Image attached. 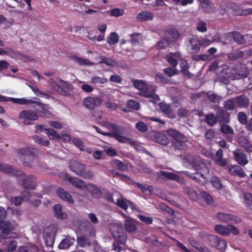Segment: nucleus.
Instances as JSON below:
<instances>
[{
  "instance_id": "obj_57",
  "label": "nucleus",
  "mask_w": 252,
  "mask_h": 252,
  "mask_svg": "<svg viewBox=\"0 0 252 252\" xmlns=\"http://www.w3.org/2000/svg\"><path fill=\"white\" fill-rule=\"evenodd\" d=\"M33 139L36 143L43 146H47L49 144V141L48 139H44L39 136H34Z\"/></svg>"
},
{
  "instance_id": "obj_5",
  "label": "nucleus",
  "mask_w": 252,
  "mask_h": 252,
  "mask_svg": "<svg viewBox=\"0 0 252 252\" xmlns=\"http://www.w3.org/2000/svg\"><path fill=\"white\" fill-rule=\"evenodd\" d=\"M134 87L140 91V95L147 98H153L156 100L158 96L154 92H148V88L147 84L142 80H134L133 81Z\"/></svg>"
},
{
  "instance_id": "obj_10",
  "label": "nucleus",
  "mask_w": 252,
  "mask_h": 252,
  "mask_svg": "<svg viewBox=\"0 0 252 252\" xmlns=\"http://www.w3.org/2000/svg\"><path fill=\"white\" fill-rule=\"evenodd\" d=\"M102 101V99L98 96H87L84 99L83 103L85 108L93 110L99 106Z\"/></svg>"
},
{
  "instance_id": "obj_25",
  "label": "nucleus",
  "mask_w": 252,
  "mask_h": 252,
  "mask_svg": "<svg viewBox=\"0 0 252 252\" xmlns=\"http://www.w3.org/2000/svg\"><path fill=\"white\" fill-rule=\"evenodd\" d=\"M189 42L191 45L192 52L195 53L200 50L201 46L199 37L197 36H193L189 39Z\"/></svg>"
},
{
  "instance_id": "obj_58",
  "label": "nucleus",
  "mask_w": 252,
  "mask_h": 252,
  "mask_svg": "<svg viewBox=\"0 0 252 252\" xmlns=\"http://www.w3.org/2000/svg\"><path fill=\"white\" fill-rule=\"evenodd\" d=\"M197 30L201 32H205L207 31V24L203 21H200L196 26Z\"/></svg>"
},
{
  "instance_id": "obj_24",
  "label": "nucleus",
  "mask_w": 252,
  "mask_h": 252,
  "mask_svg": "<svg viewBox=\"0 0 252 252\" xmlns=\"http://www.w3.org/2000/svg\"><path fill=\"white\" fill-rule=\"evenodd\" d=\"M229 173L233 176H238L240 178H244L246 174L241 167L239 165H230L229 167Z\"/></svg>"
},
{
  "instance_id": "obj_38",
  "label": "nucleus",
  "mask_w": 252,
  "mask_h": 252,
  "mask_svg": "<svg viewBox=\"0 0 252 252\" xmlns=\"http://www.w3.org/2000/svg\"><path fill=\"white\" fill-rule=\"evenodd\" d=\"M129 36L130 38L128 40V42L131 43L132 44L136 45L139 44L140 40H142L141 33H133L129 34Z\"/></svg>"
},
{
  "instance_id": "obj_63",
  "label": "nucleus",
  "mask_w": 252,
  "mask_h": 252,
  "mask_svg": "<svg viewBox=\"0 0 252 252\" xmlns=\"http://www.w3.org/2000/svg\"><path fill=\"white\" fill-rule=\"evenodd\" d=\"M220 238L219 237L216 235H209L208 239L210 246L212 247H215Z\"/></svg>"
},
{
  "instance_id": "obj_37",
  "label": "nucleus",
  "mask_w": 252,
  "mask_h": 252,
  "mask_svg": "<svg viewBox=\"0 0 252 252\" xmlns=\"http://www.w3.org/2000/svg\"><path fill=\"white\" fill-rule=\"evenodd\" d=\"M0 171L8 174H14L15 172L12 165L5 163L0 164Z\"/></svg>"
},
{
  "instance_id": "obj_1",
  "label": "nucleus",
  "mask_w": 252,
  "mask_h": 252,
  "mask_svg": "<svg viewBox=\"0 0 252 252\" xmlns=\"http://www.w3.org/2000/svg\"><path fill=\"white\" fill-rule=\"evenodd\" d=\"M70 170L77 175L86 179H91L93 177V173L90 170H86V166L76 160L70 161Z\"/></svg>"
},
{
  "instance_id": "obj_62",
  "label": "nucleus",
  "mask_w": 252,
  "mask_h": 252,
  "mask_svg": "<svg viewBox=\"0 0 252 252\" xmlns=\"http://www.w3.org/2000/svg\"><path fill=\"white\" fill-rule=\"evenodd\" d=\"M155 79L158 82L162 84H166L167 83V79L165 77L161 72H158L156 74Z\"/></svg>"
},
{
  "instance_id": "obj_42",
  "label": "nucleus",
  "mask_w": 252,
  "mask_h": 252,
  "mask_svg": "<svg viewBox=\"0 0 252 252\" xmlns=\"http://www.w3.org/2000/svg\"><path fill=\"white\" fill-rule=\"evenodd\" d=\"M244 54L242 51H237L235 52L229 53L227 55L228 59L231 61H236L237 59L243 58Z\"/></svg>"
},
{
  "instance_id": "obj_39",
  "label": "nucleus",
  "mask_w": 252,
  "mask_h": 252,
  "mask_svg": "<svg viewBox=\"0 0 252 252\" xmlns=\"http://www.w3.org/2000/svg\"><path fill=\"white\" fill-rule=\"evenodd\" d=\"M204 122L210 126H213L217 123L216 116L213 113L205 115Z\"/></svg>"
},
{
  "instance_id": "obj_23",
  "label": "nucleus",
  "mask_w": 252,
  "mask_h": 252,
  "mask_svg": "<svg viewBox=\"0 0 252 252\" xmlns=\"http://www.w3.org/2000/svg\"><path fill=\"white\" fill-rule=\"evenodd\" d=\"M137 222L132 219H127L125 220V226L127 232L130 233H135L137 231Z\"/></svg>"
},
{
  "instance_id": "obj_26",
  "label": "nucleus",
  "mask_w": 252,
  "mask_h": 252,
  "mask_svg": "<svg viewBox=\"0 0 252 252\" xmlns=\"http://www.w3.org/2000/svg\"><path fill=\"white\" fill-rule=\"evenodd\" d=\"M206 12L213 13L215 10L214 3L210 0H198Z\"/></svg>"
},
{
  "instance_id": "obj_36",
  "label": "nucleus",
  "mask_w": 252,
  "mask_h": 252,
  "mask_svg": "<svg viewBox=\"0 0 252 252\" xmlns=\"http://www.w3.org/2000/svg\"><path fill=\"white\" fill-rule=\"evenodd\" d=\"M160 175L167 179L172 180L176 181H178L180 179V176L172 172L161 171L160 172Z\"/></svg>"
},
{
  "instance_id": "obj_6",
  "label": "nucleus",
  "mask_w": 252,
  "mask_h": 252,
  "mask_svg": "<svg viewBox=\"0 0 252 252\" xmlns=\"http://www.w3.org/2000/svg\"><path fill=\"white\" fill-rule=\"evenodd\" d=\"M189 168L196 171L201 170L205 174H209V170L203 159L199 156H195L187 160Z\"/></svg>"
},
{
  "instance_id": "obj_64",
  "label": "nucleus",
  "mask_w": 252,
  "mask_h": 252,
  "mask_svg": "<svg viewBox=\"0 0 252 252\" xmlns=\"http://www.w3.org/2000/svg\"><path fill=\"white\" fill-rule=\"evenodd\" d=\"M220 131L221 132L225 134H231L233 133V130L231 127L226 124L221 125Z\"/></svg>"
},
{
  "instance_id": "obj_13",
  "label": "nucleus",
  "mask_w": 252,
  "mask_h": 252,
  "mask_svg": "<svg viewBox=\"0 0 252 252\" xmlns=\"http://www.w3.org/2000/svg\"><path fill=\"white\" fill-rule=\"evenodd\" d=\"M43 239L47 247H52L55 240V232L53 230L52 227L47 226L45 228L43 233Z\"/></svg>"
},
{
  "instance_id": "obj_29",
  "label": "nucleus",
  "mask_w": 252,
  "mask_h": 252,
  "mask_svg": "<svg viewBox=\"0 0 252 252\" xmlns=\"http://www.w3.org/2000/svg\"><path fill=\"white\" fill-rule=\"evenodd\" d=\"M236 102L240 107H248L249 104V100L246 96L242 95L238 96L236 98Z\"/></svg>"
},
{
  "instance_id": "obj_41",
  "label": "nucleus",
  "mask_w": 252,
  "mask_h": 252,
  "mask_svg": "<svg viewBox=\"0 0 252 252\" xmlns=\"http://www.w3.org/2000/svg\"><path fill=\"white\" fill-rule=\"evenodd\" d=\"M44 130L46 131V134L50 139H60L61 138V136L57 133L55 130L52 128H45Z\"/></svg>"
},
{
  "instance_id": "obj_4",
  "label": "nucleus",
  "mask_w": 252,
  "mask_h": 252,
  "mask_svg": "<svg viewBox=\"0 0 252 252\" xmlns=\"http://www.w3.org/2000/svg\"><path fill=\"white\" fill-rule=\"evenodd\" d=\"M169 134L173 138L172 143L174 147L179 150L182 149L187 141V137L181 132L174 129L170 130Z\"/></svg>"
},
{
  "instance_id": "obj_28",
  "label": "nucleus",
  "mask_w": 252,
  "mask_h": 252,
  "mask_svg": "<svg viewBox=\"0 0 252 252\" xmlns=\"http://www.w3.org/2000/svg\"><path fill=\"white\" fill-rule=\"evenodd\" d=\"M240 145L249 153L252 152V145L249 140L245 137H241L239 139Z\"/></svg>"
},
{
  "instance_id": "obj_27",
  "label": "nucleus",
  "mask_w": 252,
  "mask_h": 252,
  "mask_svg": "<svg viewBox=\"0 0 252 252\" xmlns=\"http://www.w3.org/2000/svg\"><path fill=\"white\" fill-rule=\"evenodd\" d=\"M67 180L72 185L77 189H85L87 186L83 180L75 177H69Z\"/></svg>"
},
{
  "instance_id": "obj_21",
  "label": "nucleus",
  "mask_w": 252,
  "mask_h": 252,
  "mask_svg": "<svg viewBox=\"0 0 252 252\" xmlns=\"http://www.w3.org/2000/svg\"><path fill=\"white\" fill-rule=\"evenodd\" d=\"M154 18L153 13L148 10H144L138 14L136 19L139 22H145L152 20Z\"/></svg>"
},
{
  "instance_id": "obj_53",
  "label": "nucleus",
  "mask_w": 252,
  "mask_h": 252,
  "mask_svg": "<svg viewBox=\"0 0 252 252\" xmlns=\"http://www.w3.org/2000/svg\"><path fill=\"white\" fill-rule=\"evenodd\" d=\"M164 73L168 77H171L178 73V70L171 67H168L163 69Z\"/></svg>"
},
{
  "instance_id": "obj_15",
  "label": "nucleus",
  "mask_w": 252,
  "mask_h": 252,
  "mask_svg": "<svg viewBox=\"0 0 252 252\" xmlns=\"http://www.w3.org/2000/svg\"><path fill=\"white\" fill-rule=\"evenodd\" d=\"M218 219L221 222L229 223H238L241 221L239 218L228 214L219 213L217 215Z\"/></svg>"
},
{
  "instance_id": "obj_44",
  "label": "nucleus",
  "mask_w": 252,
  "mask_h": 252,
  "mask_svg": "<svg viewBox=\"0 0 252 252\" xmlns=\"http://www.w3.org/2000/svg\"><path fill=\"white\" fill-rule=\"evenodd\" d=\"M200 196L204 201H205L208 205L213 204V197L208 192L206 191H202L200 192Z\"/></svg>"
},
{
  "instance_id": "obj_51",
  "label": "nucleus",
  "mask_w": 252,
  "mask_h": 252,
  "mask_svg": "<svg viewBox=\"0 0 252 252\" xmlns=\"http://www.w3.org/2000/svg\"><path fill=\"white\" fill-rule=\"evenodd\" d=\"M187 194L189 198L192 201H196L198 199V195L195 190L189 188L187 190Z\"/></svg>"
},
{
  "instance_id": "obj_49",
  "label": "nucleus",
  "mask_w": 252,
  "mask_h": 252,
  "mask_svg": "<svg viewBox=\"0 0 252 252\" xmlns=\"http://www.w3.org/2000/svg\"><path fill=\"white\" fill-rule=\"evenodd\" d=\"M161 111L165 114H170L172 112L171 106L169 104L161 102L159 104Z\"/></svg>"
},
{
  "instance_id": "obj_47",
  "label": "nucleus",
  "mask_w": 252,
  "mask_h": 252,
  "mask_svg": "<svg viewBox=\"0 0 252 252\" xmlns=\"http://www.w3.org/2000/svg\"><path fill=\"white\" fill-rule=\"evenodd\" d=\"M108 128L113 129L114 131L111 132H116L117 133H123L124 131V127L122 126H117L114 124L109 123Z\"/></svg>"
},
{
  "instance_id": "obj_22",
  "label": "nucleus",
  "mask_w": 252,
  "mask_h": 252,
  "mask_svg": "<svg viewBox=\"0 0 252 252\" xmlns=\"http://www.w3.org/2000/svg\"><path fill=\"white\" fill-rule=\"evenodd\" d=\"M94 198H99L101 197V190L95 185L90 184L85 188Z\"/></svg>"
},
{
  "instance_id": "obj_59",
  "label": "nucleus",
  "mask_w": 252,
  "mask_h": 252,
  "mask_svg": "<svg viewBox=\"0 0 252 252\" xmlns=\"http://www.w3.org/2000/svg\"><path fill=\"white\" fill-rule=\"evenodd\" d=\"M135 127L139 131L145 132L148 131L147 126L142 121H138L135 124Z\"/></svg>"
},
{
  "instance_id": "obj_33",
  "label": "nucleus",
  "mask_w": 252,
  "mask_h": 252,
  "mask_svg": "<svg viewBox=\"0 0 252 252\" xmlns=\"http://www.w3.org/2000/svg\"><path fill=\"white\" fill-rule=\"evenodd\" d=\"M207 98L214 103H220L221 97L214 92L209 91L206 93Z\"/></svg>"
},
{
  "instance_id": "obj_2",
  "label": "nucleus",
  "mask_w": 252,
  "mask_h": 252,
  "mask_svg": "<svg viewBox=\"0 0 252 252\" xmlns=\"http://www.w3.org/2000/svg\"><path fill=\"white\" fill-rule=\"evenodd\" d=\"M110 230L114 238L122 244L126 243L127 235L125 232L122 224L113 223L110 225Z\"/></svg>"
},
{
  "instance_id": "obj_34",
  "label": "nucleus",
  "mask_w": 252,
  "mask_h": 252,
  "mask_svg": "<svg viewBox=\"0 0 252 252\" xmlns=\"http://www.w3.org/2000/svg\"><path fill=\"white\" fill-rule=\"evenodd\" d=\"M104 135L113 137L120 143H125L126 142L127 138L126 137L116 132H106L104 133Z\"/></svg>"
},
{
  "instance_id": "obj_3",
  "label": "nucleus",
  "mask_w": 252,
  "mask_h": 252,
  "mask_svg": "<svg viewBox=\"0 0 252 252\" xmlns=\"http://www.w3.org/2000/svg\"><path fill=\"white\" fill-rule=\"evenodd\" d=\"M19 153L21 156V160L25 166H28L30 165V162L38 154V150L34 148L27 147L19 149Z\"/></svg>"
},
{
  "instance_id": "obj_12",
  "label": "nucleus",
  "mask_w": 252,
  "mask_h": 252,
  "mask_svg": "<svg viewBox=\"0 0 252 252\" xmlns=\"http://www.w3.org/2000/svg\"><path fill=\"white\" fill-rule=\"evenodd\" d=\"M149 136L152 140L160 145L166 146L169 143L167 136L161 132L153 131L149 133Z\"/></svg>"
},
{
  "instance_id": "obj_43",
  "label": "nucleus",
  "mask_w": 252,
  "mask_h": 252,
  "mask_svg": "<svg viewBox=\"0 0 252 252\" xmlns=\"http://www.w3.org/2000/svg\"><path fill=\"white\" fill-rule=\"evenodd\" d=\"M100 59L101 61L99 63L105 64L110 66H114L117 64L116 62L111 58L101 56H100Z\"/></svg>"
},
{
  "instance_id": "obj_55",
  "label": "nucleus",
  "mask_w": 252,
  "mask_h": 252,
  "mask_svg": "<svg viewBox=\"0 0 252 252\" xmlns=\"http://www.w3.org/2000/svg\"><path fill=\"white\" fill-rule=\"evenodd\" d=\"M238 120L239 123L243 125H247L248 117L245 113L243 112H240L238 114Z\"/></svg>"
},
{
  "instance_id": "obj_48",
  "label": "nucleus",
  "mask_w": 252,
  "mask_h": 252,
  "mask_svg": "<svg viewBox=\"0 0 252 252\" xmlns=\"http://www.w3.org/2000/svg\"><path fill=\"white\" fill-rule=\"evenodd\" d=\"M119 41V35L116 32H112L107 39V43L110 45H114Z\"/></svg>"
},
{
  "instance_id": "obj_19",
  "label": "nucleus",
  "mask_w": 252,
  "mask_h": 252,
  "mask_svg": "<svg viewBox=\"0 0 252 252\" xmlns=\"http://www.w3.org/2000/svg\"><path fill=\"white\" fill-rule=\"evenodd\" d=\"M186 174L190 178L195 181L196 183L199 184L203 183L204 181L206 180V176L208 174H205L204 172L195 173H189L187 172Z\"/></svg>"
},
{
  "instance_id": "obj_52",
  "label": "nucleus",
  "mask_w": 252,
  "mask_h": 252,
  "mask_svg": "<svg viewBox=\"0 0 252 252\" xmlns=\"http://www.w3.org/2000/svg\"><path fill=\"white\" fill-rule=\"evenodd\" d=\"M11 99L13 102L22 105L27 104L33 102L32 100L24 98H11Z\"/></svg>"
},
{
  "instance_id": "obj_18",
  "label": "nucleus",
  "mask_w": 252,
  "mask_h": 252,
  "mask_svg": "<svg viewBox=\"0 0 252 252\" xmlns=\"http://www.w3.org/2000/svg\"><path fill=\"white\" fill-rule=\"evenodd\" d=\"M17 224L16 222L1 220L0 221V229L2 234H8L11 231L15 229Z\"/></svg>"
},
{
  "instance_id": "obj_9",
  "label": "nucleus",
  "mask_w": 252,
  "mask_h": 252,
  "mask_svg": "<svg viewBox=\"0 0 252 252\" xmlns=\"http://www.w3.org/2000/svg\"><path fill=\"white\" fill-rule=\"evenodd\" d=\"M32 103H34V105L33 106L34 109V112L39 116L41 117L47 118L50 117L52 113L49 110V105L41 103L39 102L33 101Z\"/></svg>"
},
{
  "instance_id": "obj_46",
  "label": "nucleus",
  "mask_w": 252,
  "mask_h": 252,
  "mask_svg": "<svg viewBox=\"0 0 252 252\" xmlns=\"http://www.w3.org/2000/svg\"><path fill=\"white\" fill-rule=\"evenodd\" d=\"M210 182L213 186L217 189H220L222 187L220 179L217 176L212 177Z\"/></svg>"
},
{
  "instance_id": "obj_50",
  "label": "nucleus",
  "mask_w": 252,
  "mask_h": 252,
  "mask_svg": "<svg viewBox=\"0 0 252 252\" xmlns=\"http://www.w3.org/2000/svg\"><path fill=\"white\" fill-rule=\"evenodd\" d=\"M235 101L233 99L227 100L224 102V108L227 110H232L235 108Z\"/></svg>"
},
{
  "instance_id": "obj_11",
  "label": "nucleus",
  "mask_w": 252,
  "mask_h": 252,
  "mask_svg": "<svg viewBox=\"0 0 252 252\" xmlns=\"http://www.w3.org/2000/svg\"><path fill=\"white\" fill-rule=\"evenodd\" d=\"M17 176L25 177L23 180V187L25 189H34L36 188V179L34 176H26L22 171H19Z\"/></svg>"
},
{
  "instance_id": "obj_40",
  "label": "nucleus",
  "mask_w": 252,
  "mask_h": 252,
  "mask_svg": "<svg viewBox=\"0 0 252 252\" xmlns=\"http://www.w3.org/2000/svg\"><path fill=\"white\" fill-rule=\"evenodd\" d=\"M53 210L55 216L58 219H64L66 218L67 215L62 212V206H54Z\"/></svg>"
},
{
  "instance_id": "obj_32",
  "label": "nucleus",
  "mask_w": 252,
  "mask_h": 252,
  "mask_svg": "<svg viewBox=\"0 0 252 252\" xmlns=\"http://www.w3.org/2000/svg\"><path fill=\"white\" fill-rule=\"evenodd\" d=\"M74 241V238L67 237L61 241L59 245V248L61 249H67L73 244Z\"/></svg>"
},
{
  "instance_id": "obj_54",
  "label": "nucleus",
  "mask_w": 252,
  "mask_h": 252,
  "mask_svg": "<svg viewBox=\"0 0 252 252\" xmlns=\"http://www.w3.org/2000/svg\"><path fill=\"white\" fill-rule=\"evenodd\" d=\"M72 143L81 151H84L85 146L83 141L79 138H74L72 140Z\"/></svg>"
},
{
  "instance_id": "obj_7",
  "label": "nucleus",
  "mask_w": 252,
  "mask_h": 252,
  "mask_svg": "<svg viewBox=\"0 0 252 252\" xmlns=\"http://www.w3.org/2000/svg\"><path fill=\"white\" fill-rule=\"evenodd\" d=\"M215 230L219 234L225 236H229L230 233L238 235L240 233L239 230L232 224H228L226 226L221 224H217L215 225Z\"/></svg>"
},
{
  "instance_id": "obj_16",
  "label": "nucleus",
  "mask_w": 252,
  "mask_h": 252,
  "mask_svg": "<svg viewBox=\"0 0 252 252\" xmlns=\"http://www.w3.org/2000/svg\"><path fill=\"white\" fill-rule=\"evenodd\" d=\"M233 155L235 160L243 166L246 165L249 162L247 155L242 149H236L233 152Z\"/></svg>"
},
{
  "instance_id": "obj_20",
  "label": "nucleus",
  "mask_w": 252,
  "mask_h": 252,
  "mask_svg": "<svg viewBox=\"0 0 252 252\" xmlns=\"http://www.w3.org/2000/svg\"><path fill=\"white\" fill-rule=\"evenodd\" d=\"M57 195L62 200L65 201L69 203H73V199L67 191L63 188H59L56 190Z\"/></svg>"
},
{
  "instance_id": "obj_8",
  "label": "nucleus",
  "mask_w": 252,
  "mask_h": 252,
  "mask_svg": "<svg viewBox=\"0 0 252 252\" xmlns=\"http://www.w3.org/2000/svg\"><path fill=\"white\" fill-rule=\"evenodd\" d=\"M19 118L23 120L25 125H31L33 121L38 120V115L33 111L25 110L20 112Z\"/></svg>"
},
{
  "instance_id": "obj_61",
  "label": "nucleus",
  "mask_w": 252,
  "mask_h": 252,
  "mask_svg": "<svg viewBox=\"0 0 252 252\" xmlns=\"http://www.w3.org/2000/svg\"><path fill=\"white\" fill-rule=\"evenodd\" d=\"M108 80L106 78H101L99 76L93 77L91 79V82L94 84H102L107 82Z\"/></svg>"
},
{
  "instance_id": "obj_14",
  "label": "nucleus",
  "mask_w": 252,
  "mask_h": 252,
  "mask_svg": "<svg viewBox=\"0 0 252 252\" xmlns=\"http://www.w3.org/2000/svg\"><path fill=\"white\" fill-rule=\"evenodd\" d=\"M30 191L25 190L21 192L20 196L12 197L10 198V202L13 205H21L25 201L29 200L31 197Z\"/></svg>"
},
{
  "instance_id": "obj_45",
  "label": "nucleus",
  "mask_w": 252,
  "mask_h": 252,
  "mask_svg": "<svg viewBox=\"0 0 252 252\" xmlns=\"http://www.w3.org/2000/svg\"><path fill=\"white\" fill-rule=\"evenodd\" d=\"M227 247V242L225 240H223L221 238H220L218 242L217 243V245L215 246V248L219 250L221 252H224L225 251Z\"/></svg>"
},
{
  "instance_id": "obj_31",
  "label": "nucleus",
  "mask_w": 252,
  "mask_h": 252,
  "mask_svg": "<svg viewBox=\"0 0 252 252\" xmlns=\"http://www.w3.org/2000/svg\"><path fill=\"white\" fill-rule=\"evenodd\" d=\"M111 165L118 170L122 171H126L128 170L127 165L124 164L122 161L118 159H114L111 162Z\"/></svg>"
},
{
  "instance_id": "obj_35",
  "label": "nucleus",
  "mask_w": 252,
  "mask_h": 252,
  "mask_svg": "<svg viewBox=\"0 0 252 252\" xmlns=\"http://www.w3.org/2000/svg\"><path fill=\"white\" fill-rule=\"evenodd\" d=\"M38 251V247L36 245L32 244L21 246L18 248L19 252H37Z\"/></svg>"
},
{
  "instance_id": "obj_56",
  "label": "nucleus",
  "mask_w": 252,
  "mask_h": 252,
  "mask_svg": "<svg viewBox=\"0 0 252 252\" xmlns=\"http://www.w3.org/2000/svg\"><path fill=\"white\" fill-rule=\"evenodd\" d=\"M124 14V11L123 9L115 8L110 10V15L113 17H119Z\"/></svg>"
},
{
  "instance_id": "obj_30",
  "label": "nucleus",
  "mask_w": 252,
  "mask_h": 252,
  "mask_svg": "<svg viewBox=\"0 0 252 252\" xmlns=\"http://www.w3.org/2000/svg\"><path fill=\"white\" fill-rule=\"evenodd\" d=\"M178 54L176 53H171L167 55L165 59L166 60L168 63L171 65L172 67H176L178 63L176 59L177 57Z\"/></svg>"
},
{
  "instance_id": "obj_60",
  "label": "nucleus",
  "mask_w": 252,
  "mask_h": 252,
  "mask_svg": "<svg viewBox=\"0 0 252 252\" xmlns=\"http://www.w3.org/2000/svg\"><path fill=\"white\" fill-rule=\"evenodd\" d=\"M127 106L129 108L138 110L140 109V105L138 102L130 99L127 102Z\"/></svg>"
},
{
  "instance_id": "obj_17",
  "label": "nucleus",
  "mask_w": 252,
  "mask_h": 252,
  "mask_svg": "<svg viewBox=\"0 0 252 252\" xmlns=\"http://www.w3.org/2000/svg\"><path fill=\"white\" fill-rule=\"evenodd\" d=\"M226 38L229 41L233 40L238 44H244L246 42L243 35L237 31L228 32L226 35Z\"/></svg>"
}]
</instances>
